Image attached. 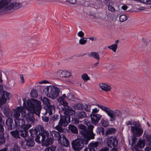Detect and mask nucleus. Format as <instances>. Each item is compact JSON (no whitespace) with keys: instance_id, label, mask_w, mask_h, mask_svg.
Masks as SVG:
<instances>
[{"instance_id":"nucleus-1","label":"nucleus","mask_w":151,"mask_h":151,"mask_svg":"<svg viewBox=\"0 0 151 151\" xmlns=\"http://www.w3.org/2000/svg\"><path fill=\"white\" fill-rule=\"evenodd\" d=\"M86 125L87 128L82 124L78 127L79 129H81L80 132L84 138L76 139L72 141V147L75 151H80L84 147V145H87L89 140L94 138L95 134L93 132L94 126L89 122L87 123Z\"/></svg>"},{"instance_id":"nucleus-2","label":"nucleus","mask_w":151,"mask_h":151,"mask_svg":"<svg viewBox=\"0 0 151 151\" xmlns=\"http://www.w3.org/2000/svg\"><path fill=\"white\" fill-rule=\"evenodd\" d=\"M27 106L26 104L24 101L23 105L24 107L27 108L28 113L26 114H24V117L25 118L28 123L33 124L34 123L35 119L34 116L35 114L38 116H40V114L41 109V102L37 100L33 99L31 101H27Z\"/></svg>"},{"instance_id":"nucleus-3","label":"nucleus","mask_w":151,"mask_h":151,"mask_svg":"<svg viewBox=\"0 0 151 151\" xmlns=\"http://www.w3.org/2000/svg\"><path fill=\"white\" fill-rule=\"evenodd\" d=\"M11 0H1L0 12L11 9H17L22 7V5L19 2L10 3Z\"/></svg>"},{"instance_id":"nucleus-4","label":"nucleus","mask_w":151,"mask_h":151,"mask_svg":"<svg viewBox=\"0 0 151 151\" xmlns=\"http://www.w3.org/2000/svg\"><path fill=\"white\" fill-rule=\"evenodd\" d=\"M58 101L63 106L62 107V110L64 112V115L72 116L75 114V111L70 107L68 106V104L65 99L62 97H60L58 99Z\"/></svg>"},{"instance_id":"nucleus-5","label":"nucleus","mask_w":151,"mask_h":151,"mask_svg":"<svg viewBox=\"0 0 151 151\" xmlns=\"http://www.w3.org/2000/svg\"><path fill=\"white\" fill-rule=\"evenodd\" d=\"M97 106L106 113L109 116L111 121H114L116 120V116L119 117L122 116V113L118 110H115L114 111L109 108L103 105L98 104Z\"/></svg>"},{"instance_id":"nucleus-6","label":"nucleus","mask_w":151,"mask_h":151,"mask_svg":"<svg viewBox=\"0 0 151 151\" xmlns=\"http://www.w3.org/2000/svg\"><path fill=\"white\" fill-rule=\"evenodd\" d=\"M60 91L58 88L52 86H47L43 89L45 94L52 99H54L58 96Z\"/></svg>"},{"instance_id":"nucleus-7","label":"nucleus","mask_w":151,"mask_h":151,"mask_svg":"<svg viewBox=\"0 0 151 151\" xmlns=\"http://www.w3.org/2000/svg\"><path fill=\"white\" fill-rule=\"evenodd\" d=\"M70 116L68 115L62 116L61 115L58 124L55 127V128L60 132H63L64 129L61 126H67L70 122Z\"/></svg>"},{"instance_id":"nucleus-8","label":"nucleus","mask_w":151,"mask_h":151,"mask_svg":"<svg viewBox=\"0 0 151 151\" xmlns=\"http://www.w3.org/2000/svg\"><path fill=\"white\" fill-rule=\"evenodd\" d=\"M133 126H131V132L133 135L136 136L137 137L141 136L143 133V130L140 127V124L137 122H134L132 123Z\"/></svg>"},{"instance_id":"nucleus-9","label":"nucleus","mask_w":151,"mask_h":151,"mask_svg":"<svg viewBox=\"0 0 151 151\" xmlns=\"http://www.w3.org/2000/svg\"><path fill=\"white\" fill-rule=\"evenodd\" d=\"M10 94L9 93L3 91L0 88V106L4 104L7 99H9Z\"/></svg>"},{"instance_id":"nucleus-10","label":"nucleus","mask_w":151,"mask_h":151,"mask_svg":"<svg viewBox=\"0 0 151 151\" xmlns=\"http://www.w3.org/2000/svg\"><path fill=\"white\" fill-rule=\"evenodd\" d=\"M118 140L116 137H110L107 138V146L111 148L116 147L118 144Z\"/></svg>"},{"instance_id":"nucleus-11","label":"nucleus","mask_w":151,"mask_h":151,"mask_svg":"<svg viewBox=\"0 0 151 151\" xmlns=\"http://www.w3.org/2000/svg\"><path fill=\"white\" fill-rule=\"evenodd\" d=\"M26 112V109L23 107H18L14 110L13 117L15 118L14 119H18L20 116V113L22 115H23L24 114H25Z\"/></svg>"},{"instance_id":"nucleus-12","label":"nucleus","mask_w":151,"mask_h":151,"mask_svg":"<svg viewBox=\"0 0 151 151\" xmlns=\"http://www.w3.org/2000/svg\"><path fill=\"white\" fill-rule=\"evenodd\" d=\"M49 135V132H46L44 134L42 133H39L37 135V137L35 139V140L38 143H43L45 139Z\"/></svg>"},{"instance_id":"nucleus-13","label":"nucleus","mask_w":151,"mask_h":151,"mask_svg":"<svg viewBox=\"0 0 151 151\" xmlns=\"http://www.w3.org/2000/svg\"><path fill=\"white\" fill-rule=\"evenodd\" d=\"M58 76L62 77L69 78L71 77V74L66 70H58L57 73Z\"/></svg>"},{"instance_id":"nucleus-14","label":"nucleus","mask_w":151,"mask_h":151,"mask_svg":"<svg viewBox=\"0 0 151 151\" xmlns=\"http://www.w3.org/2000/svg\"><path fill=\"white\" fill-rule=\"evenodd\" d=\"M145 145V140L140 139L139 142L134 146L133 151H140L141 148H144Z\"/></svg>"},{"instance_id":"nucleus-15","label":"nucleus","mask_w":151,"mask_h":151,"mask_svg":"<svg viewBox=\"0 0 151 151\" xmlns=\"http://www.w3.org/2000/svg\"><path fill=\"white\" fill-rule=\"evenodd\" d=\"M102 116L99 114H91L90 117L92 123L95 124H98L99 121L100 119Z\"/></svg>"},{"instance_id":"nucleus-16","label":"nucleus","mask_w":151,"mask_h":151,"mask_svg":"<svg viewBox=\"0 0 151 151\" xmlns=\"http://www.w3.org/2000/svg\"><path fill=\"white\" fill-rule=\"evenodd\" d=\"M58 142L61 145L65 147H68L70 145L69 141L64 134L62 135L61 139L58 140Z\"/></svg>"},{"instance_id":"nucleus-17","label":"nucleus","mask_w":151,"mask_h":151,"mask_svg":"<svg viewBox=\"0 0 151 151\" xmlns=\"http://www.w3.org/2000/svg\"><path fill=\"white\" fill-rule=\"evenodd\" d=\"M57 132L56 131H52L50 132V135H51L53 139L58 140H58L61 139V137H62V135L64 134H61L63 132Z\"/></svg>"},{"instance_id":"nucleus-18","label":"nucleus","mask_w":151,"mask_h":151,"mask_svg":"<svg viewBox=\"0 0 151 151\" xmlns=\"http://www.w3.org/2000/svg\"><path fill=\"white\" fill-rule=\"evenodd\" d=\"M6 123L8 130H12L15 127L14 126L13 120L12 118H8L6 120Z\"/></svg>"},{"instance_id":"nucleus-19","label":"nucleus","mask_w":151,"mask_h":151,"mask_svg":"<svg viewBox=\"0 0 151 151\" xmlns=\"http://www.w3.org/2000/svg\"><path fill=\"white\" fill-rule=\"evenodd\" d=\"M15 127H20L21 128L22 127L25 123L24 120L23 119H14Z\"/></svg>"},{"instance_id":"nucleus-20","label":"nucleus","mask_w":151,"mask_h":151,"mask_svg":"<svg viewBox=\"0 0 151 151\" xmlns=\"http://www.w3.org/2000/svg\"><path fill=\"white\" fill-rule=\"evenodd\" d=\"M2 124H0V145L4 143L5 141V139L3 134L4 129Z\"/></svg>"},{"instance_id":"nucleus-21","label":"nucleus","mask_w":151,"mask_h":151,"mask_svg":"<svg viewBox=\"0 0 151 151\" xmlns=\"http://www.w3.org/2000/svg\"><path fill=\"white\" fill-rule=\"evenodd\" d=\"M45 139L44 143L45 146H47L51 145L53 142L54 139L51 135L49 136V134L47 137H46Z\"/></svg>"},{"instance_id":"nucleus-22","label":"nucleus","mask_w":151,"mask_h":151,"mask_svg":"<svg viewBox=\"0 0 151 151\" xmlns=\"http://www.w3.org/2000/svg\"><path fill=\"white\" fill-rule=\"evenodd\" d=\"M47 107V109L46 110L47 112H48L50 115H52L55 112V108L54 106L53 105H48Z\"/></svg>"},{"instance_id":"nucleus-23","label":"nucleus","mask_w":151,"mask_h":151,"mask_svg":"<svg viewBox=\"0 0 151 151\" xmlns=\"http://www.w3.org/2000/svg\"><path fill=\"white\" fill-rule=\"evenodd\" d=\"M101 89L106 92L109 91L111 89V87L110 86L107 85L105 84L102 83L99 85Z\"/></svg>"},{"instance_id":"nucleus-24","label":"nucleus","mask_w":151,"mask_h":151,"mask_svg":"<svg viewBox=\"0 0 151 151\" xmlns=\"http://www.w3.org/2000/svg\"><path fill=\"white\" fill-rule=\"evenodd\" d=\"M68 128L69 130L73 133L77 134L78 133V130L77 128L72 124H69L68 126Z\"/></svg>"},{"instance_id":"nucleus-25","label":"nucleus","mask_w":151,"mask_h":151,"mask_svg":"<svg viewBox=\"0 0 151 151\" xmlns=\"http://www.w3.org/2000/svg\"><path fill=\"white\" fill-rule=\"evenodd\" d=\"M116 131V129L114 128H108L105 132V136H108L111 134H115Z\"/></svg>"},{"instance_id":"nucleus-26","label":"nucleus","mask_w":151,"mask_h":151,"mask_svg":"<svg viewBox=\"0 0 151 151\" xmlns=\"http://www.w3.org/2000/svg\"><path fill=\"white\" fill-rule=\"evenodd\" d=\"M118 40H116L115 41V43L109 46L108 48L112 50L114 52H115L117 48V44L118 42Z\"/></svg>"},{"instance_id":"nucleus-27","label":"nucleus","mask_w":151,"mask_h":151,"mask_svg":"<svg viewBox=\"0 0 151 151\" xmlns=\"http://www.w3.org/2000/svg\"><path fill=\"white\" fill-rule=\"evenodd\" d=\"M105 4L108 6V10L111 12H114L115 11V9L114 8L110 5V1L109 0H106L105 1Z\"/></svg>"},{"instance_id":"nucleus-28","label":"nucleus","mask_w":151,"mask_h":151,"mask_svg":"<svg viewBox=\"0 0 151 151\" xmlns=\"http://www.w3.org/2000/svg\"><path fill=\"white\" fill-rule=\"evenodd\" d=\"M10 133L13 137L16 138H20V137L19 135V130H15L12 131Z\"/></svg>"},{"instance_id":"nucleus-29","label":"nucleus","mask_w":151,"mask_h":151,"mask_svg":"<svg viewBox=\"0 0 151 151\" xmlns=\"http://www.w3.org/2000/svg\"><path fill=\"white\" fill-rule=\"evenodd\" d=\"M35 144L34 139L31 138L27 140L26 145L29 147H31L34 146Z\"/></svg>"},{"instance_id":"nucleus-30","label":"nucleus","mask_w":151,"mask_h":151,"mask_svg":"<svg viewBox=\"0 0 151 151\" xmlns=\"http://www.w3.org/2000/svg\"><path fill=\"white\" fill-rule=\"evenodd\" d=\"M29 132L30 133L31 136L32 137H36L38 135V131L37 129H31L29 130Z\"/></svg>"},{"instance_id":"nucleus-31","label":"nucleus","mask_w":151,"mask_h":151,"mask_svg":"<svg viewBox=\"0 0 151 151\" xmlns=\"http://www.w3.org/2000/svg\"><path fill=\"white\" fill-rule=\"evenodd\" d=\"M2 110L4 115L7 117L10 116V113L9 112V108L6 106H4L2 108Z\"/></svg>"},{"instance_id":"nucleus-32","label":"nucleus","mask_w":151,"mask_h":151,"mask_svg":"<svg viewBox=\"0 0 151 151\" xmlns=\"http://www.w3.org/2000/svg\"><path fill=\"white\" fill-rule=\"evenodd\" d=\"M77 117L78 119H83L86 117V114L84 111H80L77 113Z\"/></svg>"},{"instance_id":"nucleus-33","label":"nucleus","mask_w":151,"mask_h":151,"mask_svg":"<svg viewBox=\"0 0 151 151\" xmlns=\"http://www.w3.org/2000/svg\"><path fill=\"white\" fill-rule=\"evenodd\" d=\"M41 100L43 104L46 105L47 106H48L50 104V100L48 98L45 97H41Z\"/></svg>"},{"instance_id":"nucleus-34","label":"nucleus","mask_w":151,"mask_h":151,"mask_svg":"<svg viewBox=\"0 0 151 151\" xmlns=\"http://www.w3.org/2000/svg\"><path fill=\"white\" fill-rule=\"evenodd\" d=\"M19 135H21V137L25 138L28 135V132L27 130L24 129L20 130H19Z\"/></svg>"},{"instance_id":"nucleus-35","label":"nucleus","mask_w":151,"mask_h":151,"mask_svg":"<svg viewBox=\"0 0 151 151\" xmlns=\"http://www.w3.org/2000/svg\"><path fill=\"white\" fill-rule=\"evenodd\" d=\"M89 57L91 56L97 60H99L100 59L99 54L96 52H92L90 53V55H89Z\"/></svg>"},{"instance_id":"nucleus-36","label":"nucleus","mask_w":151,"mask_h":151,"mask_svg":"<svg viewBox=\"0 0 151 151\" xmlns=\"http://www.w3.org/2000/svg\"><path fill=\"white\" fill-rule=\"evenodd\" d=\"M105 129L101 127H98L97 128V133H99L100 135H101L103 136L105 135L104 133Z\"/></svg>"},{"instance_id":"nucleus-37","label":"nucleus","mask_w":151,"mask_h":151,"mask_svg":"<svg viewBox=\"0 0 151 151\" xmlns=\"http://www.w3.org/2000/svg\"><path fill=\"white\" fill-rule=\"evenodd\" d=\"M100 124L102 126L106 127H108L109 125V121L107 119H101Z\"/></svg>"},{"instance_id":"nucleus-38","label":"nucleus","mask_w":151,"mask_h":151,"mask_svg":"<svg viewBox=\"0 0 151 151\" xmlns=\"http://www.w3.org/2000/svg\"><path fill=\"white\" fill-rule=\"evenodd\" d=\"M37 128L38 129V131L39 132V133H42L44 134L46 133V132H47L46 131L44 130V128L42 126L39 125L37 126Z\"/></svg>"},{"instance_id":"nucleus-39","label":"nucleus","mask_w":151,"mask_h":151,"mask_svg":"<svg viewBox=\"0 0 151 151\" xmlns=\"http://www.w3.org/2000/svg\"><path fill=\"white\" fill-rule=\"evenodd\" d=\"M36 43V42L35 40L31 39L29 40L28 45L30 48H32L35 46Z\"/></svg>"},{"instance_id":"nucleus-40","label":"nucleus","mask_w":151,"mask_h":151,"mask_svg":"<svg viewBox=\"0 0 151 151\" xmlns=\"http://www.w3.org/2000/svg\"><path fill=\"white\" fill-rule=\"evenodd\" d=\"M99 144V142H92L91 143L88 145V147H90L91 148H93L97 147Z\"/></svg>"},{"instance_id":"nucleus-41","label":"nucleus","mask_w":151,"mask_h":151,"mask_svg":"<svg viewBox=\"0 0 151 151\" xmlns=\"http://www.w3.org/2000/svg\"><path fill=\"white\" fill-rule=\"evenodd\" d=\"M74 108L78 110H83V106L81 104H75L74 106Z\"/></svg>"},{"instance_id":"nucleus-42","label":"nucleus","mask_w":151,"mask_h":151,"mask_svg":"<svg viewBox=\"0 0 151 151\" xmlns=\"http://www.w3.org/2000/svg\"><path fill=\"white\" fill-rule=\"evenodd\" d=\"M137 136L135 135H133L132 136V147L133 148L134 147V146H135L136 142H137Z\"/></svg>"},{"instance_id":"nucleus-43","label":"nucleus","mask_w":151,"mask_h":151,"mask_svg":"<svg viewBox=\"0 0 151 151\" xmlns=\"http://www.w3.org/2000/svg\"><path fill=\"white\" fill-rule=\"evenodd\" d=\"M20 148L17 145H14L10 149V151H20Z\"/></svg>"},{"instance_id":"nucleus-44","label":"nucleus","mask_w":151,"mask_h":151,"mask_svg":"<svg viewBox=\"0 0 151 151\" xmlns=\"http://www.w3.org/2000/svg\"><path fill=\"white\" fill-rule=\"evenodd\" d=\"M115 65L114 64H108L106 66V69L109 70H111L115 69Z\"/></svg>"},{"instance_id":"nucleus-45","label":"nucleus","mask_w":151,"mask_h":151,"mask_svg":"<svg viewBox=\"0 0 151 151\" xmlns=\"http://www.w3.org/2000/svg\"><path fill=\"white\" fill-rule=\"evenodd\" d=\"M30 94L31 96L33 98H36L38 95L37 91L36 90H32Z\"/></svg>"},{"instance_id":"nucleus-46","label":"nucleus","mask_w":151,"mask_h":151,"mask_svg":"<svg viewBox=\"0 0 151 151\" xmlns=\"http://www.w3.org/2000/svg\"><path fill=\"white\" fill-rule=\"evenodd\" d=\"M81 78L84 82H86L87 81L90 79V78L88 76V75L86 73H84L82 75Z\"/></svg>"},{"instance_id":"nucleus-47","label":"nucleus","mask_w":151,"mask_h":151,"mask_svg":"<svg viewBox=\"0 0 151 151\" xmlns=\"http://www.w3.org/2000/svg\"><path fill=\"white\" fill-rule=\"evenodd\" d=\"M87 38L85 37H83L81 39L79 40V43L80 45H84L87 42V40L86 39Z\"/></svg>"},{"instance_id":"nucleus-48","label":"nucleus","mask_w":151,"mask_h":151,"mask_svg":"<svg viewBox=\"0 0 151 151\" xmlns=\"http://www.w3.org/2000/svg\"><path fill=\"white\" fill-rule=\"evenodd\" d=\"M56 147L54 146H51L45 148V151H55Z\"/></svg>"},{"instance_id":"nucleus-49","label":"nucleus","mask_w":151,"mask_h":151,"mask_svg":"<svg viewBox=\"0 0 151 151\" xmlns=\"http://www.w3.org/2000/svg\"><path fill=\"white\" fill-rule=\"evenodd\" d=\"M146 138L148 141L149 146L151 147V135L148 134L146 136Z\"/></svg>"},{"instance_id":"nucleus-50","label":"nucleus","mask_w":151,"mask_h":151,"mask_svg":"<svg viewBox=\"0 0 151 151\" xmlns=\"http://www.w3.org/2000/svg\"><path fill=\"white\" fill-rule=\"evenodd\" d=\"M31 124H30V123H29L28 124H24V125L23 126H22V128L24 130H27V129H29L32 126L31 125Z\"/></svg>"},{"instance_id":"nucleus-51","label":"nucleus","mask_w":151,"mask_h":151,"mask_svg":"<svg viewBox=\"0 0 151 151\" xmlns=\"http://www.w3.org/2000/svg\"><path fill=\"white\" fill-rule=\"evenodd\" d=\"M127 19V17L125 15H122L119 17V20L121 22L125 21Z\"/></svg>"},{"instance_id":"nucleus-52","label":"nucleus","mask_w":151,"mask_h":151,"mask_svg":"<svg viewBox=\"0 0 151 151\" xmlns=\"http://www.w3.org/2000/svg\"><path fill=\"white\" fill-rule=\"evenodd\" d=\"M59 118L58 115L54 114L52 117V119L53 121H55L58 120Z\"/></svg>"},{"instance_id":"nucleus-53","label":"nucleus","mask_w":151,"mask_h":151,"mask_svg":"<svg viewBox=\"0 0 151 151\" xmlns=\"http://www.w3.org/2000/svg\"><path fill=\"white\" fill-rule=\"evenodd\" d=\"M79 119L77 117V118H73L72 119L73 123L75 124H78L80 121L79 120Z\"/></svg>"},{"instance_id":"nucleus-54","label":"nucleus","mask_w":151,"mask_h":151,"mask_svg":"<svg viewBox=\"0 0 151 151\" xmlns=\"http://www.w3.org/2000/svg\"><path fill=\"white\" fill-rule=\"evenodd\" d=\"M42 118L43 121L44 122H47L49 120V118L46 116L45 115L42 116Z\"/></svg>"},{"instance_id":"nucleus-55","label":"nucleus","mask_w":151,"mask_h":151,"mask_svg":"<svg viewBox=\"0 0 151 151\" xmlns=\"http://www.w3.org/2000/svg\"><path fill=\"white\" fill-rule=\"evenodd\" d=\"M66 97L68 99L70 100H71L72 99V95L70 93H68L66 95Z\"/></svg>"},{"instance_id":"nucleus-56","label":"nucleus","mask_w":151,"mask_h":151,"mask_svg":"<svg viewBox=\"0 0 151 151\" xmlns=\"http://www.w3.org/2000/svg\"><path fill=\"white\" fill-rule=\"evenodd\" d=\"M77 35L78 36L83 38L84 35V34L83 32L80 31L78 33Z\"/></svg>"},{"instance_id":"nucleus-57","label":"nucleus","mask_w":151,"mask_h":151,"mask_svg":"<svg viewBox=\"0 0 151 151\" xmlns=\"http://www.w3.org/2000/svg\"><path fill=\"white\" fill-rule=\"evenodd\" d=\"M84 149V151H95L94 148H91L90 147Z\"/></svg>"},{"instance_id":"nucleus-58","label":"nucleus","mask_w":151,"mask_h":151,"mask_svg":"<svg viewBox=\"0 0 151 151\" xmlns=\"http://www.w3.org/2000/svg\"><path fill=\"white\" fill-rule=\"evenodd\" d=\"M3 115L0 113V124H4V121H3L2 118L3 117Z\"/></svg>"},{"instance_id":"nucleus-59","label":"nucleus","mask_w":151,"mask_h":151,"mask_svg":"<svg viewBox=\"0 0 151 151\" xmlns=\"http://www.w3.org/2000/svg\"><path fill=\"white\" fill-rule=\"evenodd\" d=\"M99 109H97L96 108H95L93 109L91 114H97L96 113L98 112Z\"/></svg>"},{"instance_id":"nucleus-60","label":"nucleus","mask_w":151,"mask_h":151,"mask_svg":"<svg viewBox=\"0 0 151 151\" xmlns=\"http://www.w3.org/2000/svg\"><path fill=\"white\" fill-rule=\"evenodd\" d=\"M55 151H65V150L63 148L59 147Z\"/></svg>"},{"instance_id":"nucleus-61","label":"nucleus","mask_w":151,"mask_h":151,"mask_svg":"<svg viewBox=\"0 0 151 151\" xmlns=\"http://www.w3.org/2000/svg\"><path fill=\"white\" fill-rule=\"evenodd\" d=\"M20 77L21 80V82L23 83L24 82V76L23 74L20 75Z\"/></svg>"},{"instance_id":"nucleus-62","label":"nucleus","mask_w":151,"mask_h":151,"mask_svg":"<svg viewBox=\"0 0 151 151\" xmlns=\"http://www.w3.org/2000/svg\"><path fill=\"white\" fill-rule=\"evenodd\" d=\"M87 38L89 39L92 41H95L96 40V38L94 37H91Z\"/></svg>"},{"instance_id":"nucleus-63","label":"nucleus","mask_w":151,"mask_h":151,"mask_svg":"<svg viewBox=\"0 0 151 151\" xmlns=\"http://www.w3.org/2000/svg\"><path fill=\"white\" fill-rule=\"evenodd\" d=\"M68 2L71 4H74L76 3V1L75 0H69Z\"/></svg>"},{"instance_id":"nucleus-64","label":"nucleus","mask_w":151,"mask_h":151,"mask_svg":"<svg viewBox=\"0 0 151 151\" xmlns=\"http://www.w3.org/2000/svg\"><path fill=\"white\" fill-rule=\"evenodd\" d=\"M8 148L7 147H5L4 148L0 149V151H7Z\"/></svg>"}]
</instances>
